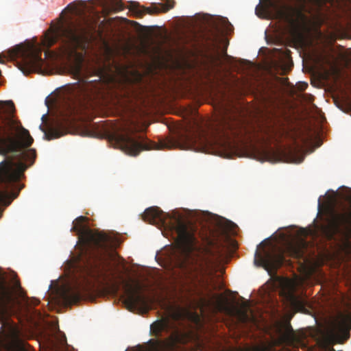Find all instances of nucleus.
<instances>
[{
    "mask_svg": "<svg viewBox=\"0 0 351 351\" xmlns=\"http://www.w3.org/2000/svg\"><path fill=\"white\" fill-rule=\"evenodd\" d=\"M244 124L239 112L226 109L215 123L204 126L197 125L193 132H178L173 136L160 139L158 144L143 135L129 132L116 133L112 138L119 149L132 156L143 150L175 148L207 152L213 145L230 146L231 138L245 132Z\"/></svg>",
    "mask_w": 351,
    "mask_h": 351,
    "instance_id": "1",
    "label": "nucleus"
},
{
    "mask_svg": "<svg viewBox=\"0 0 351 351\" xmlns=\"http://www.w3.org/2000/svg\"><path fill=\"white\" fill-rule=\"evenodd\" d=\"M58 41L60 42L61 58L69 62L75 61L71 68V74L79 80L77 84L64 88L59 97L61 114L66 122H70L72 116L92 105L100 88L99 83L84 80L80 62L82 55L77 51L80 45V36L75 23L70 21L66 25L50 28L45 33L42 45L49 48Z\"/></svg>",
    "mask_w": 351,
    "mask_h": 351,
    "instance_id": "2",
    "label": "nucleus"
},
{
    "mask_svg": "<svg viewBox=\"0 0 351 351\" xmlns=\"http://www.w3.org/2000/svg\"><path fill=\"white\" fill-rule=\"evenodd\" d=\"M33 142L29 131L23 127L20 140L0 136V152L3 155L12 154L0 162V206H8L24 187L20 180L36 157V149H28ZM3 212V208H0V218Z\"/></svg>",
    "mask_w": 351,
    "mask_h": 351,
    "instance_id": "3",
    "label": "nucleus"
},
{
    "mask_svg": "<svg viewBox=\"0 0 351 351\" xmlns=\"http://www.w3.org/2000/svg\"><path fill=\"white\" fill-rule=\"evenodd\" d=\"M87 218L78 217L71 228L78 235L84 254L82 257L87 277L96 282L108 278L110 271L108 257L110 252L119 245V239L112 232H97L84 225Z\"/></svg>",
    "mask_w": 351,
    "mask_h": 351,
    "instance_id": "4",
    "label": "nucleus"
},
{
    "mask_svg": "<svg viewBox=\"0 0 351 351\" xmlns=\"http://www.w3.org/2000/svg\"><path fill=\"white\" fill-rule=\"evenodd\" d=\"M180 276L190 286L193 294L206 302L215 286L213 285V262L207 258H192L186 256L178 263Z\"/></svg>",
    "mask_w": 351,
    "mask_h": 351,
    "instance_id": "5",
    "label": "nucleus"
},
{
    "mask_svg": "<svg viewBox=\"0 0 351 351\" xmlns=\"http://www.w3.org/2000/svg\"><path fill=\"white\" fill-rule=\"evenodd\" d=\"M308 246V242L302 238L288 242L284 249L269 245L267 247H263L261 251H256L254 264L258 267H263L270 273L286 262L285 256L303 259Z\"/></svg>",
    "mask_w": 351,
    "mask_h": 351,
    "instance_id": "6",
    "label": "nucleus"
},
{
    "mask_svg": "<svg viewBox=\"0 0 351 351\" xmlns=\"http://www.w3.org/2000/svg\"><path fill=\"white\" fill-rule=\"evenodd\" d=\"M0 55V63L4 58L14 60L18 68L25 74L39 72L42 70L45 60L41 58L42 49L35 44L18 45Z\"/></svg>",
    "mask_w": 351,
    "mask_h": 351,
    "instance_id": "7",
    "label": "nucleus"
},
{
    "mask_svg": "<svg viewBox=\"0 0 351 351\" xmlns=\"http://www.w3.org/2000/svg\"><path fill=\"white\" fill-rule=\"evenodd\" d=\"M321 231L329 240L333 239L336 235L351 236V208L343 212L332 210L326 223L321 226Z\"/></svg>",
    "mask_w": 351,
    "mask_h": 351,
    "instance_id": "8",
    "label": "nucleus"
},
{
    "mask_svg": "<svg viewBox=\"0 0 351 351\" xmlns=\"http://www.w3.org/2000/svg\"><path fill=\"white\" fill-rule=\"evenodd\" d=\"M265 12L271 9L274 16L276 19L289 25H293L303 16V12L306 10L305 1L299 0V4L292 5L287 3H278L269 0L265 6H263Z\"/></svg>",
    "mask_w": 351,
    "mask_h": 351,
    "instance_id": "9",
    "label": "nucleus"
},
{
    "mask_svg": "<svg viewBox=\"0 0 351 351\" xmlns=\"http://www.w3.org/2000/svg\"><path fill=\"white\" fill-rule=\"evenodd\" d=\"M121 284L123 285L125 299V304L131 311L140 309L147 313L149 310V299L141 292L142 286L136 282L133 286L129 282L120 277Z\"/></svg>",
    "mask_w": 351,
    "mask_h": 351,
    "instance_id": "10",
    "label": "nucleus"
},
{
    "mask_svg": "<svg viewBox=\"0 0 351 351\" xmlns=\"http://www.w3.org/2000/svg\"><path fill=\"white\" fill-rule=\"evenodd\" d=\"M173 228L176 230L182 247L186 250H193L197 243L195 226L181 215H174Z\"/></svg>",
    "mask_w": 351,
    "mask_h": 351,
    "instance_id": "11",
    "label": "nucleus"
},
{
    "mask_svg": "<svg viewBox=\"0 0 351 351\" xmlns=\"http://www.w3.org/2000/svg\"><path fill=\"white\" fill-rule=\"evenodd\" d=\"M173 7L174 1L173 0H167V3L154 5L152 8L140 7L138 3L131 1L130 2L128 8L136 17L141 18L145 14H153L160 12H167Z\"/></svg>",
    "mask_w": 351,
    "mask_h": 351,
    "instance_id": "12",
    "label": "nucleus"
},
{
    "mask_svg": "<svg viewBox=\"0 0 351 351\" xmlns=\"http://www.w3.org/2000/svg\"><path fill=\"white\" fill-rule=\"evenodd\" d=\"M13 301V290L5 273L0 268V312L5 311Z\"/></svg>",
    "mask_w": 351,
    "mask_h": 351,
    "instance_id": "13",
    "label": "nucleus"
},
{
    "mask_svg": "<svg viewBox=\"0 0 351 351\" xmlns=\"http://www.w3.org/2000/svg\"><path fill=\"white\" fill-rule=\"evenodd\" d=\"M169 215L158 207L147 208L143 214V219L150 224H165Z\"/></svg>",
    "mask_w": 351,
    "mask_h": 351,
    "instance_id": "14",
    "label": "nucleus"
},
{
    "mask_svg": "<svg viewBox=\"0 0 351 351\" xmlns=\"http://www.w3.org/2000/svg\"><path fill=\"white\" fill-rule=\"evenodd\" d=\"M82 298V289L80 287L75 289H68L62 293V298L66 303L74 304L79 302Z\"/></svg>",
    "mask_w": 351,
    "mask_h": 351,
    "instance_id": "15",
    "label": "nucleus"
},
{
    "mask_svg": "<svg viewBox=\"0 0 351 351\" xmlns=\"http://www.w3.org/2000/svg\"><path fill=\"white\" fill-rule=\"evenodd\" d=\"M170 324L168 319H162L154 322L151 325V332L156 337H160L162 332L169 330Z\"/></svg>",
    "mask_w": 351,
    "mask_h": 351,
    "instance_id": "16",
    "label": "nucleus"
},
{
    "mask_svg": "<svg viewBox=\"0 0 351 351\" xmlns=\"http://www.w3.org/2000/svg\"><path fill=\"white\" fill-rule=\"evenodd\" d=\"M221 27H219L218 24H213V29L210 30V34L207 36L206 40L210 42H215L219 36V34L221 31V28L228 30V27L232 26L231 24L226 19H221Z\"/></svg>",
    "mask_w": 351,
    "mask_h": 351,
    "instance_id": "17",
    "label": "nucleus"
},
{
    "mask_svg": "<svg viewBox=\"0 0 351 351\" xmlns=\"http://www.w3.org/2000/svg\"><path fill=\"white\" fill-rule=\"evenodd\" d=\"M280 154L285 162H298L302 161V158L298 156V151L295 148L287 147L280 151Z\"/></svg>",
    "mask_w": 351,
    "mask_h": 351,
    "instance_id": "18",
    "label": "nucleus"
},
{
    "mask_svg": "<svg viewBox=\"0 0 351 351\" xmlns=\"http://www.w3.org/2000/svg\"><path fill=\"white\" fill-rule=\"evenodd\" d=\"M91 4H95L97 1L99 5L104 8L110 7L115 11H120L124 9L121 0H88Z\"/></svg>",
    "mask_w": 351,
    "mask_h": 351,
    "instance_id": "19",
    "label": "nucleus"
},
{
    "mask_svg": "<svg viewBox=\"0 0 351 351\" xmlns=\"http://www.w3.org/2000/svg\"><path fill=\"white\" fill-rule=\"evenodd\" d=\"M239 315L241 321L243 323L254 322H255V317L253 315L252 312L250 310V304L248 302H245L242 304L241 308L239 310Z\"/></svg>",
    "mask_w": 351,
    "mask_h": 351,
    "instance_id": "20",
    "label": "nucleus"
},
{
    "mask_svg": "<svg viewBox=\"0 0 351 351\" xmlns=\"http://www.w3.org/2000/svg\"><path fill=\"white\" fill-rule=\"evenodd\" d=\"M66 130L64 128H52L45 133V137L48 141L60 138L66 133Z\"/></svg>",
    "mask_w": 351,
    "mask_h": 351,
    "instance_id": "21",
    "label": "nucleus"
},
{
    "mask_svg": "<svg viewBox=\"0 0 351 351\" xmlns=\"http://www.w3.org/2000/svg\"><path fill=\"white\" fill-rule=\"evenodd\" d=\"M149 342L152 343L156 348H162L165 350L171 349L173 346V339L172 337H171L169 339L164 340V341L150 340Z\"/></svg>",
    "mask_w": 351,
    "mask_h": 351,
    "instance_id": "22",
    "label": "nucleus"
},
{
    "mask_svg": "<svg viewBox=\"0 0 351 351\" xmlns=\"http://www.w3.org/2000/svg\"><path fill=\"white\" fill-rule=\"evenodd\" d=\"M5 112L8 114L11 118L14 117V114L15 112V106L12 101H8L5 103Z\"/></svg>",
    "mask_w": 351,
    "mask_h": 351,
    "instance_id": "23",
    "label": "nucleus"
},
{
    "mask_svg": "<svg viewBox=\"0 0 351 351\" xmlns=\"http://www.w3.org/2000/svg\"><path fill=\"white\" fill-rule=\"evenodd\" d=\"M84 4H85V2L84 1H74L71 3H70L69 5H68L67 8L71 9L73 11L77 12H80L78 10L77 6L78 5H84Z\"/></svg>",
    "mask_w": 351,
    "mask_h": 351,
    "instance_id": "24",
    "label": "nucleus"
},
{
    "mask_svg": "<svg viewBox=\"0 0 351 351\" xmlns=\"http://www.w3.org/2000/svg\"><path fill=\"white\" fill-rule=\"evenodd\" d=\"M86 25L87 26L86 29H84L82 30L84 33L95 32H96V25L95 24H93L90 22L86 21Z\"/></svg>",
    "mask_w": 351,
    "mask_h": 351,
    "instance_id": "25",
    "label": "nucleus"
},
{
    "mask_svg": "<svg viewBox=\"0 0 351 351\" xmlns=\"http://www.w3.org/2000/svg\"><path fill=\"white\" fill-rule=\"evenodd\" d=\"M310 3H311L317 9H321L323 6L324 2V0H308Z\"/></svg>",
    "mask_w": 351,
    "mask_h": 351,
    "instance_id": "26",
    "label": "nucleus"
},
{
    "mask_svg": "<svg viewBox=\"0 0 351 351\" xmlns=\"http://www.w3.org/2000/svg\"><path fill=\"white\" fill-rule=\"evenodd\" d=\"M60 344L62 346H67V343H66V337H64V338L62 339H60Z\"/></svg>",
    "mask_w": 351,
    "mask_h": 351,
    "instance_id": "27",
    "label": "nucleus"
},
{
    "mask_svg": "<svg viewBox=\"0 0 351 351\" xmlns=\"http://www.w3.org/2000/svg\"><path fill=\"white\" fill-rule=\"evenodd\" d=\"M307 86H308V84L306 83L302 82V83H301V87H300L299 88L300 90H304Z\"/></svg>",
    "mask_w": 351,
    "mask_h": 351,
    "instance_id": "28",
    "label": "nucleus"
},
{
    "mask_svg": "<svg viewBox=\"0 0 351 351\" xmlns=\"http://www.w3.org/2000/svg\"><path fill=\"white\" fill-rule=\"evenodd\" d=\"M291 298H292L293 302L294 303H298V302H299V301H298V298H295L293 295H291Z\"/></svg>",
    "mask_w": 351,
    "mask_h": 351,
    "instance_id": "29",
    "label": "nucleus"
},
{
    "mask_svg": "<svg viewBox=\"0 0 351 351\" xmlns=\"http://www.w3.org/2000/svg\"><path fill=\"white\" fill-rule=\"evenodd\" d=\"M119 285H116V290H117V291L118 290V289H119Z\"/></svg>",
    "mask_w": 351,
    "mask_h": 351,
    "instance_id": "30",
    "label": "nucleus"
},
{
    "mask_svg": "<svg viewBox=\"0 0 351 351\" xmlns=\"http://www.w3.org/2000/svg\"><path fill=\"white\" fill-rule=\"evenodd\" d=\"M49 53V51H45V56H47V53Z\"/></svg>",
    "mask_w": 351,
    "mask_h": 351,
    "instance_id": "31",
    "label": "nucleus"
},
{
    "mask_svg": "<svg viewBox=\"0 0 351 351\" xmlns=\"http://www.w3.org/2000/svg\"><path fill=\"white\" fill-rule=\"evenodd\" d=\"M284 80H285L286 82H287V81H288V78H285V79H284Z\"/></svg>",
    "mask_w": 351,
    "mask_h": 351,
    "instance_id": "32",
    "label": "nucleus"
},
{
    "mask_svg": "<svg viewBox=\"0 0 351 351\" xmlns=\"http://www.w3.org/2000/svg\"><path fill=\"white\" fill-rule=\"evenodd\" d=\"M16 286L19 287H21L19 283H17Z\"/></svg>",
    "mask_w": 351,
    "mask_h": 351,
    "instance_id": "33",
    "label": "nucleus"
},
{
    "mask_svg": "<svg viewBox=\"0 0 351 351\" xmlns=\"http://www.w3.org/2000/svg\"><path fill=\"white\" fill-rule=\"evenodd\" d=\"M2 107H3V104H0V108H1Z\"/></svg>",
    "mask_w": 351,
    "mask_h": 351,
    "instance_id": "34",
    "label": "nucleus"
}]
</instances>
